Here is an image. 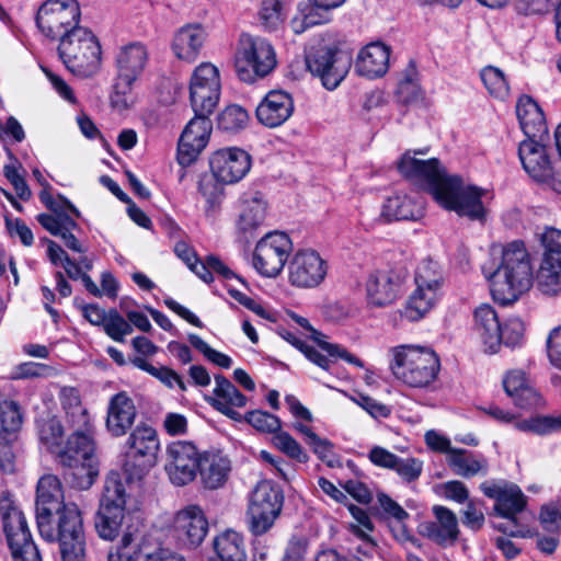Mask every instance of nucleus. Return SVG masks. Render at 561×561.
<instances>
[{
	"label": "nucleus",
	"instance_id": "nucleus-45",
	"mask_svg": "<svg viewBox=\"0 0 561 561\" xmlns=\"http://www.w3.org/2000/svg\"><path fill=\"white\" fill-rule=\"evenodd\" d=\"M480 78L489 94L499 100H505L510 94V85L504 72L494 66H486L480 72Z\"/></svg>",
	"mask_w": 561,
	"mask_h": 561
},
{
	"label": "nucleus",
	"instance_id": "nucleus-4",
	"mask_svg": "<svg viewBox=\"0 0 561 561\" xmlns=\"http://www.w3.org/2000/svg\"><path fill=\"white\" fill-rule=\"evenodd\" d=\"M390 369L397 380L411 388H428L440 369L438 355L430 347L398 345L390 348Z\"/></svg>",
	"mask_w": 561,
	"mask_h": 561
},
{
	"label": "nucleus",
	"instance_id": "nucleus-20",
	"mask_svg": "<svg viewBox=\"0 0 561 561\" xmlns=\"http://www.w3.org/2000/svg\"><path fill=\"white\" fill-rule=\"evenodd\" d=\"M407 274L399 270L371 273L366 283L367 299L375 307L392 304L401 293Z\"/></svg>",
	"mask_w": 561,
	"mask_h": 561
},
{
	"label": "nucleus",
	"instance_id": "nucleus-56",
	"mask_svg": "<svg viewBox=\"0 0 561 561\" xmlns=\"http://www.w3.org/2000/svg\"><path fill=\"white\" fill-rule=\"evenodd\" d=\"M0 432L16 434L22 424V415L15 402L2 401L0 403Z\"/></svg>",
	"mask_w": 561,
	"mask_h": 561
},
{
	"label": "nucleus",
	"instance_id": "nucleus-11",
	"mask_svg": "<svg viewBox=\"0 0 561 561\" xmlns=\"http://www.w3.org/2000/svg\"><path fill=\"white\" fill-rule=\"evenodd\" d=\"M124 469L131 479H141L157 463L160 442L154 428L138 425L130 433Z\"/></svg>",
	"mask_w": 561,
	"mask_h": 561
},
{
	"label": "nucleus",
	"instance_id": "nucleus-3",
	"mask_svg": "<svg viewBox=\"0 0 561 561\" xmlns=\"http://www.w3.org/2000/svg\"><path fill=\"white\" fill-rule=\"evenodd\" d=\"M492 297L501 305L516 301L534 285L531 255L522 240L507 242L502 249V261L490 275Z\"/></svg>",
	"mask_w": 561,
	"mask_h": 561
},
{
	"label": "nucleus",
	"instance_id": "nucleus-5",
	"mask_svg": "<svg viewBox=\"0 0 561 561\" xmlns=\"http://www.w3.org/2000/svg\"><path fill=\"white\" fill-rule=\"evenodd\" d=\"M58 56L73 75L88 78L95 75L102 62L101 44L87 26L75 28L58 39Z\"/></svg>",
	"mask_w": 561,
	"mask_h": 561
},
{
	"label": "nucleus",
	"instance_id": "nucleus-15",
	"mask_svg": "<svg viewBox=\"0 0 561 561\" xmlns=\"http://www.w3.org/2000/svg\"><path fill=\"white\" fill-rule=\"evenodd\" d=\"M482 493L494 500L493 514L504 519H515L527 506V496L522 489L507 481H484L480 484Z\"/></svg>",
	"mask_w": 561,
	"mask_h": 561
},
{
	"label": "nucleus",
	"instance_id": "nucleus-13",
	"mask_svg": "<svg viewBox=\"0 0 561 561\" xmlns=\"http://www.w3.org/2000/svg\"><path fill=\"white\" fill-rule=\"evenodd\" d=\"M202 454L192 442L176 440L167 446L164 470L173 485L184 486L197 476Z\"/></svg>",
	"mask_w": 561,
	"mask_h": 561
},
{
	"label": "nucleus",
	"instance_id": "nucleus-24",
	"mask_svg": "<svg viewBox=\"0 0 561 561\" xmlns=\"http://www.w3.org/2000/svg\"><path fill=\"white\" fill-rule=\"evenodd\" d=\"M136 415L134 400L126 392H118L108 402L106 430L111 435L121 437L131 428Z\"/></svg>",
	"mask_w": 561,
	"mask_h": 561
},
{
	"label": "nucleus",
	"instance_id": "nucleus-10",
	"mask_svg": "<svg viewBox=\"0 0 561 561\" xmlns=\"http://www.w3.org/2000/svg\"><path fill=\"white\" fill-rule=\"evenodd\" d=\"M309 71L319 77L323 87L334 90L348 72L350 58L330 43L321 41L311 45L306 57Z\"/></svg>",
	"mask_w": 561,
	"mask_h": 561
},
{
	"label": "nucleus",
	"instance_id": "nucleus-57",
	"mask_svg": "<svg viewBox=\"0 0 561 561\" xmlns=\"http://www.w3.org/2000/svg\"><path fill=\"white\" fill-rule=\"evenodd\" d=\"M259 15L262 23L268 28H277L285 19L284 8L279 0H262Z\"/></svg>",
	"mask_w": 561,
	"mask_h": 561
},
{
	"label": "nucleus",
	"instance_id": "nucleus-6",
	"mask_svg": "<svg viewBox=\"0 0 561 561\" xmlns=\"http://www.w3.org/2000/svg\"><path fill=\"white\" fill-rule=\"evenodd\" d=\"M234 66L239 79L252 83L274 69L275 51L265 38L242 34L238 42Z\"/></svg>",
	"mask_w": 561,
	"mask_h": 561
},
{
	"label": "nucleus",
	"instance_id": "nucleus-9",
	"mask_svg": "<svg viewBox=\"0 0 561 561\" xmlns=\"http://www.w3.org/2000/svg\"><path fill=\"white\" fill-rule=\"evenodd\" d=\"M81 10L77 0H46L36 14V25L47 38L58 41L80 27Z\"/></svg>",
	"mask_w": 561,
	"mask_h": 561
},
{
	"label": "nucleus",
	"instance_id": "nucleus-29",
	"mask_svg": "<svg viewBox=\"0 0 561 561\" xmlns=\"http://www.w3.org/2000/svg\"><path fill=\"white\" fill-rule=\"evenodd\" d=\"M201 481L206 489L222 488L231 472L230 459L220 453L206 451L202 454L198 468Z\"/></svg>",
	"mask_w": 561,
	"mask_h": 561
},
{
	"label": "nucleus",
	"instance_id": "nucleus-21",
	"mask_svg": "<svg viewBox=\"0 0 561 561\" xmlns=\"http://www.w3.org/2000/svg\"><path fill=\"white\" fill-rule=\"evenodd\" d=\"M432 511L435 520H425L419 524L417 533L440 546L455 543L459 536L456 514L440 505H435Z\"/></svg>",
	"mask_w": 561,
	"mask_h": 561
},
{
	"label": "nucleus",
	"instance_id": "nucleus-63",
	"mask_svg": "<svg viewBox=\"0 0 561 561\" xmlns=\"http://www.w3.org/2000/svg\"><path fill=\"white\" fill-rule=\"evenodd\" d=\"M389 528L393 539L401 546H413L421 548V541L412 534V531L405 525V520H392L389 523Z\"/></svg>",
	"mask_w": 561,
	"mask_h": 561
},
{
	"label": "nucleus",
	"instance_id": "nucleus-16",
	"mask_svg": "<svg viewBox=\"0 0 561 561\" xmlns=\"http://www.w3.org/2000/svg\"><path fill=\"white\" fill-rule=\"evenodd\" d=\"M208 520L198 505H187L180 510L172 524V535L184 548H196L205 539Z\"/></svg>",
	"mask_w": 561,
	"mask_h": 561
},
{
	"label": "nucleus",
	"instance_id": "nucleus-58",
	"mask_svg": "<svg viewBox=\"0 0 561 561\" xmlns=\"http://www.w3.org/2000/svg\"><path fill=\"white\" fill-rule=\"evenodd\" d=\"M188 341L193 347L199 351L213 364L226 369L231 367L232 359L230 356L214 350L197 334H190Z\"/></svg>",
	"mask_w": 561,
	"mask_h": 561
},
{
	"label": "nucleus",
	"instance_id": "nucleus-26",
	"mask_svg": "<svg viewBox=\"0 0 561 561\" xmlns=\"http://www.w3.org/2000/svg\"><path fill=\"white\" fill-rule=\"evenodd\" d=\"M148 61V51L144 44L135 42L122 46L116 55L117 77L134 81L140 77Z\"/></svg>",
	"mask_w": 561,
	"mask_h": 561
},
{
	"label": "nucleus",
	"instance_id": "nucleus-12",
	"mask_svg": "<svg viewBox=\"0 0 561 561\" xmlns=\"http://www.w3.org/2000/svg\"><path fill=\"white\" fill-rule=\"evenodd\" d=\"M293 243L290 238L279 231L265 234L255 245L252 264L264 277H276L283 271Z\"/></svg>",
	"mask_w": 561,
	"mask_h": 561
},
{
	"label": "nucleus",
	"instance_id": "nucleus-32",
	"mask_svg": "<svg viewBox=\"0 0 561 561\" xmlns=\"http://www.w3.org/2000/svg\"><path fill=\"white\" fill-rule=\"evenodd\" d=\"M505 392L511 397L515 405L528 409L540 403V396L530 386L523 370H511L503 380Z\"/></svg>",
	"mask_w": 561,
	"mask_h": 561
},
{
	"label": "nucleus",
	"instance_id": "nucleus-51",
	"mask_svg": "<svg viewBox=\"0 0 561 561\" xmlns=\"http://www.w3.org/2000/svg\"><path fill=\"white\" fill-rule=\"evenodd\" d=\"M249 119L248 112L239 105L227 106L218 116L219 128L236 131L243 128Z\"/></svg>",
	"mask_w": 561,
	"mask_h": 561
},
{
	"label": "nucleus",
	"instance_id": "nucleus-30",
	"mask_svg": "<svg viewBox=\"0 0 561 561\" xmlns=\"http://www.w3.org/2000/svg\"><path fill=\"white\" fill-rule=\"evenodd\" d=\"M474 329L486 352L496 353L502 342V327L495 310L482 305L474 311Z\"/></svg>",
	"mask_w": 561,
	"mask_h": 561
},
{
	"label": "nucleus",
	"instance_id": "nucleus-55",
	"mask_svg": "<svg viewBox=\"0 0 561 561\" xmlns=\"http://www.w3.org/2000/svg\"><path fill=\"white\" fill-rule=\"evenodd\" d=\"M423 461L415 457H397L392 470L407 483L416 481L423 472Z\"/></svg>",
	"mask_w": 561,
	"mask_h": 561
},
{
	"label": "nucleus",
	"instance_id": "nucleus-37",
	"mask_svg": "<svg viewBox=\"0 0 561 561\" xmlns=\"http://www.w3.org/2000/svg\"><path fill=\"white\" fill-rule=\"evenodd\" d=\"M423 215L421 203L408 195H394L383 203L380 217L385 221L415 220Z\"/></svg>",
	"mask_w": 561,
	"mask_h": 561
},
{
	"label": "nucleus",
	"instance_id": "nucleus-18",
	"mask_svg": "<svg viewBox=\"0 0 561 561\" xmlns=\"http://www.w3.org/2000/svg\"><path fill=\"white\" fill-rule=\"evenodd\" d=\"M327 262L313 250L298 251L288 266V278L293 286L314 288L325 278Z\"/></svg>",
	"mask_w": 561,
	"mask_h": 561
},
{
	"label": "nucleus",
	"instance_id": "nucleus-23",
	"mask_svg": "<svg viewBox=\"0 0 561 561\" xmlns=\"http://www.w3.org/2000/svg\"><path fill=\"white\" fill-rule=\"evenodd\" d=\"M66 421L73 428L69 438L78 436H93V424L87 409L81 403L79 391L72 387H64L59 392Z\"/></svg>",
	"mask_w": 561,
	"mask_h": 561
},
{
	"label": "nucleus",
	"instance_id": "nucleus-35",
	"mask_svg": "<svg viewBox=\"0 0 561 561\" xmlns=\"http://www.w3.org/2000/svg\"><path fill=\"white\" fill-rule=\"evenodd\" d=\"M0 515L8 542L31 536L24 514L8 494L0 497Z\"/></svg>",
	"mask_w": 561,
	"mask_h": 561
},
{
	"label": "nucleus",
	"instance_id": "nucleus-2",
	"mask_svg": "<svg viewBox=\"0 0 561 561\" xmlns=\"http://www.w3.org/2000/svg\"><path fill=\"white\" fill-rule=\"evenodd\" d=\"M423 151H407L398 162L399 172L407 179L425 183L434 199L444 208L460 216L482 220L485 209L481 197L484 191L476 185H466L461 178L447 175L436 158L420 159Z\"/></svg>",
	"mask_w": 561,
	"mask_h": 561
},
{
	"label": "nucleus",
	"instance_id": "nucleus-49",
	"mask_svg": "<svg viewBox=\"0 0 561 561\" xmlns=\"http://www.w3.org/2000/svg\"><path fill=\"white\" fill-rule=\"evenodd\" d=\"M104 332L115 342L123 343L125 336L131 334V324L116 309H110L103 325Z\"/></svg>",
	"mask_w": 561,
	"mask_h": 561
},
{
	"label": "nucleus",
	"instance_id": "nucleus-61",
	"mask_svg": "<svg viewBox=\"0 0 561 561\" xmlns=\"http://www.w3.org/2000/svg\"><path fill=\"white\" fill-rule=\"evenodd\" d=\"M134 83V81L126 82V80H121L116 77L114 91L111 95V104L114 108L124 111L133 104L131 89Z\"/></svg>",
	"mask_w": 561,
	"mask_h": 561
},
{
	"label": "nucleus",
	"instance_id": "nucleus-7",
	"mask_svg": "<svg viewBox=\"0 0 561 561\" xmlns=\"http://www.w3.org/2000/svg\"><path fill=\"white\" fill-rule=\"evenodd\" d=\"M59 462L66 468L65 479L72 488L89 489L98 474L92 436L68 438Z\"/></svg>",
	"mask_w": 561,
	"mask_h": 561
},
{
	"label": "nucleus",
	"instance_id": "nucleus-60",
	"mask_svg": "<svg viewBox=\"0 0 561 561\" xmlns=\"http://www.w3.org/2000/svg\"><path fill=\"white\" fill-rule=\"evenodd\" d=\"M222 185L225 184L216 179L213 172L210 174H203L198 181V192L210 206H214L222 195Z\"/></svg>",
	"mask_w": 561,
	"mask_h": 561
},
{
	"label": "nucleus",
	"instance_id": "nucleus-22",
	"mask_svg": "<svg viewBox=\"0 0 561 561\" xmlns=\"http://www.w3.org/2000/svg\"><path fill=\"white\" fill-rule=\"evenodd\" d=\"M294 113V101L289 93L283 90H272L256 107L259 122L275 128L283 125Z\"/></svg>",
	"mask_w": 561,
	"mask_h": 561
},
{
	"label": "nucleus",
	"instance_id": "nucleus-27",
	"mask_svg": "<svg viewBox=\"0 0 561 561\" xmlns=\"http://www.w3.org/2000/svg\"><path fill=\"white\" fill-rule=\"evenodd\" d=\"M516 115L527 139L543 140L548 134L547 122L541 107L533 98L523 95L518 99Z\"/></svg>",
	"mask_w": 561,
	"mask_h": 561
},
{
	"label": "nucleus",
	"instance_id": "nucleus-41",
	"mask_svg": "<svg viewBox=\"0 0 561 561\" xmlns=\"http://www.w3.org/2000/svg\"><path fill=\"white\" fill-rule=\"evenodd\" d=\"M139 518L135 515H125L124 511L117 510L114 511L106 506H100L96 519H95V529L100 537L106 540H113L117 535L123 525H125V529L127 525L130 524L129 518Z\"/></svg>",
	"mask_w": 561,
	"mask_h": 561
},
{
	"label": "nucleus",
	"instance_id": "nucleus-36",
	"mask_svg": "<svg viewBox=\"0 0 561 561\" xmlns=\"http://www.w3.org/2000/svg\"><path fill=\"white\" fill-rule=\"evenodd\" d=\"M446 460L449 468L457 476L463 478H471L478 474L485 476L489 470V463L484 456L461 448L451 450L450 456Z\"/></svg>",
	"mask_w": 561,
	"mask_h": 561
},
{
	"label": "nucleus",
	"instance_id": "nucleus-52",
	"mask_svg": "<svg viewBox=\"0 0 561 561\" xmlns=\"http://www.w3.org/2000/svg\"><path fill=\"white\" fill-rule=\"evenodd\" d=\"M273 443L277 449H279L289 458L295 459L298 462L308 461L307 453L302 449L300 444L287 432H282L279 430L275 432Z\"/></svg>",
	"mask_w": 561,
	"mask_h": 561
},
{
	"label": "nucleus",
	"instance_id": "nucleus-42",
	"mask_svg": "<svg viewBox=\"0 0 561 561\" xmlns=\"http://www.w3.org/2000/svg\"><path fill=\"white\" fill-rule=\"evenodd\" d=\"M214 549L220 561H245L242 536L233 530H227L214 539Z\"/></svg>",
	"mask_w": 561,
	"mask_h": 561
},
{
	"label": "nucleus",
	"instance_id": "nucleus-64",
	"mask_svg": "<svg viewBox=\"0 0 561 561\" xmlns=\"http://www.w3.org/2000/svg\"><path fill=\"white\" fill-rule=\"evenodd\" d=\"M547 350L550 363L561 369V325L554 328L548 335Z\"/></svg>",
	"mask_w": 561,
	"mask_h": 561
},
{
	"label": "nucleus",
	"instance_id": "nucleus-50",
	"mask_svg": "<svg viewBox=\"0 0 561 561\" xmlns=\"http://www.w3.org/2000/svg\"><path fill=\"white\" fill-rule=\"evenodd\" d=\"M538 240L543 249L541 260L561 261V230L547 227L537 233Z\"/></svg>",
	"mask_w": 561,
	"mask_h": 561
},
{
	"label": "nucleus",
	"instance_id": "nucleus-28",
	"mask_svg": "<svg viewBox=\"0 0 561 561\" xmlns=\"http://www.w3.org/2000/svg\"><path fill=\"white\" fill-rule=\"evenodd\" d=\"M389 58L388 46L382 43H370L358 53L355 70L369 79L382 77L389 68Z\"/></svg>",
	"mask_w": 561,
	"mask_h": 561
},
{
	"label": "nucleus",
	"instance_id": "nucleus-54",
	"mask_svg": "<svg viewBox=\"0 0 561 561\" xmlns=\"http://www.w3.org/2000/svg\"><path fill=\"white\" fill-rule=\"evenodd\" d=\"M8 545L13 561H42L41 553L32 539V535L8 542Z\"/></svg>",
	"mask_w": 561,
	"mask_h": 561
},
{
	"label": "nucleus",
	"instance_id": "nucleus-62",
	"mask_svg": "<svg viewBox=\"0 0 561 561\" xmlns=\"http://www.w3.org/2000/svg\"><path fill=\"white\" fill-rule=\"evenodd\" d=\"M348 511L356 524L351 525L352 531L359 538L367 540L369 533L373 530V522L367 512L358 506L350 505Z\"/></svg>",
	"mask_w": 561,
	"mask_h": 561
},
{
	"label": "nucleus",
	"instance_id": "nucleus-53",
	"mask_svg": "<svg viewBox=\"0 0 561 561\" xmlns=\"http://www.w3.org/2000/svg\"><path fill=\"white\" fill-rule=\"evenodd\" d=\"M16 434H7L0 432V468L7 473H12L15 470L16 463Z\"/></svg>",
	"mask_w": 561,
	"mask_h": 561
},
{
	"label": "nucleus",
	"instance_id": "nucleus-33",
	"mask_svg": "<svg viewBox=\"0 0 561 561\" xmlns=\"http://www.w3.org/2000/svg\"><path fill=\"white\" fill-rule=\"evenodd\" d=\"M130 524L124 530L115 550L110 551L108 561H138L141 551L142 523L140 518H129Z\"/></svg>",
	"mask_w": 561,
	"mask_h": 561
},
{
	"label": "nucleus",
	"instance_id": "nucleus-8",
	"mask_svg": "<svg viewBox=\"0 0 561 561\" xmlns=\"http://www.w3.org/2000/svg\"><path fill=\"white\" fill-rule=\"evenodd\" d=\"M284 496L272 481H260L249 497L247 518L254 536L266 534L275 524L283 508Z\"/></svg>",
	"mask_w": 561,
	"mask_h": 561
},
{
	"label": "nucleus",
	"instance_id": "nucleus-38",
	"mask_svg": "<svg viewBox=\"0 0 561 561\" xmlns=\"http://www.w3.org/2000/svg\"><path fill=\"white\" fill-rule=\"evenodd\" d=\"M37 220L51 234L61 238L68 249L78 253L84 252L81 243L72 233L77 224L71 217L55 218L50 214H41L37 216Z\"/></svg>",
	"mask_w": 561,
	"mask_h": 561
},
{
	"label": "nucleus",
	"instance_id": "nucleus-43",
	"mask_svg": "<svg viewBox=\"0 0 561 561\" xmlns=\"http://www.w3.org/2000/svg\"><path fill=\"white\" fill-rule=\"evenodd\" d=\"M330 20V10H322L309 3V5L298 10V13L290 21V26L296 34H301L309 27L328 23Z\"/></svg>",
	"mask_w": 561,
	"mask_h": 561
},
{
	"label": "nucleus",
	"instance_id": "nucleus-25",
	"mask_svg": "<svg viewBox=\"0 0 561 561\" xmlns=\"http://www.w3.org/2000/svg\"><path fill=\"white\" fill-rule=\"evenodd\" d=\"M215 383L214 396L208 399L210 405L233 421H242V415L234 409L245 407V396L222 375L215 376Z\"/></svg>",
	"mask_w": 561,
	"mask_h": 561
},
{
	"label": "nucleus",
	"instance_id": "nucleus-39",
	"mask_svg": "<svg viewBox=\"0 0 561 561\" xmlns=\"http://www.w3.org/2000/svg\"><path fill=\"white\" fill-rule=\"evenodd\" d=\"M534 283L538 291L548 297L561 294V261L541 260Z\"/></svg>",
	"mask_w": 561,
	"mask_h": 561
},
{
	"label": "nucleus",
	"instance_id": "nucleus-31",
	"mask_svg": "<svg viewBox=\"0 0 561 561\" xmlns=\"http://www.w3.org/2000/svg\"><path fill=\"white\" fill-rule=\"evenodd\" d=\"M206 39V33L199 25H185L174 35L172 50L176 58L192 62L194 61Z\"/></svg>",
	"mask_w": 561,
	"mask_h": 561
},
{
	"label": "nucleus",
	"instance_id": "nucleus-59",
	"mask_svg": "<svg viewBox=\"0 0 561 561\" xmlns=\"http://www.w3.org/2000/svg\"><path fill=\"white\" fill-rule=\"evenodd\" d=\"M245 420L250 425L261 432L275 433L280 430L279 419L261 410L247 413Z\"/></svg>",
	"mask_w": 561,
	"mask_h": 561
},
{
	"label": "nucleus",
	"instance_id": "nucleus-46",
	"mask_svg": "<svg viewBox=\"0 0 561 561\" xmlns=\"http://www.w3.org/2000/svg\"><path fill=\"white\" fill-rule=\"evenodd\" d=\"M62 435V425L56 417L48 419L39 427L41 442L46 445L50 453L56 454L58 459H60V453L65 450V446L61 444Z\"/></svg>",
	"mask_w": 561,
	"mask_h": 561
},
{
	"label": "nucleus",
	"instance_id": "nucleus-47",
	"mask_svg": "<svg viewBox=\"0 0 561 561\" xmlns=\"http://www.w3.org/2000/svg\"><path fill=\"white\" fill-rule=\"evenodd\" d=\"M415 284L421 288L434 289L440 291L443 285V274L437 262L424 260L416 270Z\"/></svg>",
	"mask_w": 561,
	"mask_h": 561
},
{
	"label": "nucleus",
	"instance_id": "nucleus-40",
	"mask_svg": "<svg viewBox=\"0 0 561 561\" xmlns=\"http://www.w3.org/2000/svg\"><path fill=\"white\" fill-rule=\"evenodd\" d=\"M440 291L416 286L401 314L409 321H419L435 306Z\"/></svg>",
	"mask_w": 561,
	"mask_h": 561
},
{
	"label": "nucleus",
	"instance_id": "nucleus-14",
	"mask_svg": "<svg viewBox=\"0 0 561 561\" xmlns=\"http://www.w3.org/2000/svg\"><path fill=\"white\" fill-rule=\"evenodd\" d=\"M220 89L218 68L210 62H202L197 66L190 82V96L194 113L211 114L218 104Z\"/></svg>",
	"mask_w": 561,
	"mask_h": 561
},
{
	"label": "nucleus",
	"instance_id": "nucleus-1",
	"mask_svg": "<svg viewBox=\"0 0 561 561\" xmlns=\"http://www.w3.org/2000/svg\"><path fill=\"white\" fill-rule=\"evenodd\" d=\"M36 522L41 536L58 541L62 561H84L85 540L81 513L75 503L64 502V491L54 474L37 483Z\"/></svg>",
	"mask_w": 561,
	"mask_h": 561
},
{
	"label": "nucleus",
	"instance_id": "nucleus-44",
	"mask_svg": "<svg viewBox=\"0 0 561 561\" xmlns=\"http://www.w3.org/2000/svg\"><path fill=\"white\" fill-rule=\"evenodd\" d=\"M126 504V491L124 483L116 472H111L105 480L100 506H106L117 512L124 511Z\"/></svg>",
	"mask_w": 561,
	"mask_h": 561
},
{
	"label": "nucleus",
	"instance_id": "nucleus-17",
	"mask_svg": "<svg viewBox=\"0 0 561 561\" xmlns=\"http://www.w3.org/2000/svg\"><path fill=\"white\" fill-rule=\"evenodd\" d=\"M251 164L250 154L237 147L219 149L209 158L210 172L224 184L241 181L249 173Z\"/></svg>",
	"mask_w": 561,
	"mask_h": 561
},
{
	"label": "nucleus",
	"instance_id": "nucleus-19",
	"mask_svg": "<svg viewBox=\"0 0 561 561\" xmlns=\"http://www.w3.org/2000/svg\"><path fill=\"white\" fill-rule=\"evenodd\" d=\"M208 115L195 113L183 130L178 146V160L181 165L192 164L206 147L211 131Z\"/></svg>",
	"mask_w": 561,
	"mask_h": 561
},
{
	"label": "nucleus",
	"instance_id": "nucleus-34",
	"mask_svg": "<svg viewBox=\"0 0 561 561\" xmlns=\"http://www.w3.org/2000/svg\"><path fill=\"white\" fill-rule=\"evenodd\" d=\"M267 204L259 195H254L242 202L237 220L238 232L249 239L260 228L266 217Z\"/></svg>",
	"mask_w": 561,
	"mask_h": 561
},
{
	"label": "nucleus",
	"instance_id": "nucleus-48",
	"mask_svg": "<svg viewBox=\"0 0 561 561\" xmlns=\"http://www.w3.org/2000/svg\"><path fill=\"white\" fill-rule=\"evenodd\" d=\"M398 95L404 103H413L422 99V90L417 81V71L410 64L398 84Z\"/></svg>",
	"mask_w": 561,
	"mask_h": 561
}]
</instances>
